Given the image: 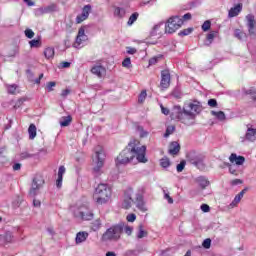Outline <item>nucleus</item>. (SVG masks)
I'll use <instances>...</instances> for the list:
<instances>
[{"mask_svg": "<svg viewBox=\"0 0 256 256\" xmlns=\"http://www.w3.org/2000/svg\"><path fill=\"white\" fill-rule=\"evenodd\" d=\"M203 111V106L201 102L197 100H192L189 102H185L183 108L177 105L172 109V119H178L184 125L191 127V125H195V119H197V115H199Z\"/></svg>", "mask_w": 256, "mask_h": 256, "instance_id": "1", "label": "nucleus"}, {"mask_svg": "<svg viewBox=\"0 0 256 256\" xmlns=\"http://www.w3.org/2000/svg\"><path fill=\"white\" fill-rule=\"evenodd\" d=\"M147 146L141 145L138 140H132L128 146L117 156L115 163L117 167L120 165H128L133 159H137L138 163H147Z\"/></svg>", "mask_w": 256, "mask_h": 256, "instance_id": "2", "label": "nucleus"}, {"mask_svg": "<svg viewBox=\"0 0 256 256\" xmlns=\"http://www.w3.org/2000/svg\"><path fill=\"white\" fill-rule=\"evenodd\" d=\"M111 197H113V190L109 184L100 183L95 189L93 199L97 205H107L111 203Z\"/></svg>", "mask_w": 256, "mask_h": 256, "instance_id": "3", "label": "nucleus"}, {"mask_svg": "<svg viewBox=\"0 0 256 256\" xmlns=\"http://www.w3.org/2000/svg\"><path fill=\"white\" fill-rule=\"evenodd\" d=\"M123 227H125V223L123 222L111 226L102 235V241H119L123 233Z\"/></svg>", "mask_w": 256, "mask_h": 256, "instance_id": "4", "label": "nucleus"}, {"mask_svg": "<svg viewBox=\"0 0 256 256\" xmlns=\"http://www.w3.org/2000/svg\"><path fill=\"white\" fill-rule=\"evenodd\" d=\"M188 163L197 167L200 171L205 169V156L197 153L195 151H191L186 155Z\"/></svg>", "mask_w": 256, "mask_h": 256, "instance_id": "5", "label": "nucleus"}, {"mask_svg": "<svg viewBox=\"0 0 256 256\" xmlns=\"http://www.w3.org/2000/svg\"><path fill=\"white\" fill-rule=\"evenodd\" d=\"M74 216L78 219H82L83 221H91L93 220V212L89 209V206L82 205L79 207L72 208Z\"/></svg>", "mask_w": 256, "mask_h": 256, "instance_id": "6", "label": "nucleus"}, {"mask_svg": "<svg viewBox=\"0 0 256 256\" xmlns=\"http://www.w3.org/2000/svg\"><path fill=\"white\" fill-rule=\"evenodd\" d=\"M95 157L97 159L96 165L93 168L94 175L99 176L102 173L103 165H105V151L99 147L95 150Z\"/></svg>", "mask_w": 256, "mask_h": 256, "instance_id": "7", "label": "nucleus"}, {"mask_svg": "<svg viewBox=\"0 0 256 256\" xmlns=\"http://www.w3.org/2000/svg\"><path fill=\"white\" fill-rule=\"evenodd\" d=\"M181 25H183V19H181L179 16L171 17L164 26L165 33H175V31H177Z\"/></svg>", "mask_w": 256, "mask_h": 256, "instance_id": "8", "label": "nucleus"}, {"mask_svg": "<svg viewBox=\"0 0 256 256\" xmlns=\"http://www.w3.org/2000/svg\"><path fill=\"white\" fill-rule=\"evenodd\" d=\"M44 183H45V180H43L42 176H35L32 181V186L30 188L29 195L31 197H35V195H37L41 187H43Z\"/></svg>", "mask_w": 256, "mask_h": 256, "instance_id": "9", "label": "nucleus"}, {"mask_svg": "<svg viewBox=\"0 0 256 256\" xmlns=\"http://www.w3.org/2000/svg\"><path fill=\"white\" fill-rule=\"evenodd\" d=\"M134 203H135V200H133V189L129 188L124 193L122 208L123 209H131V207H133Z\"/></svg>", "mask_w": 256, "mask_h": 256, "instance_id": "10", "label": "nucleus"}, {"mask_svg": "<svg viewBox=\"0 0 256 256\" xmlns=\"http://www.w3.org/2000/svg\"><path fill=\"white\" fill-rule=\"evenodd\" d=\"M144 193H145V188H140L136 193V200L134 202L136 203L137 209L143 212L147 211V206L145 205V200L143 199Z\"/></svg>", "mask_w": 256, "mask_h": 256, "instance_id": "11", "label": "nucleus"}, {"mask_svg": "<svg viewBox=\"0 0 256 256\" xmlns=\"http://www.w3.org/2000/svg\"><path fill=\"white\" fill-rule=\"evenodd\" d=\"M87 39H88V37H87V35H85V28H80L78 31L76 40L73 44V47L75 49H81V47H83V43H85V41H87Z\"/></svg>", "mask_w": 256, "mask_h": 256, "instance_id": "12", "label": "nucleus"}, {"mask_svg": "<svg viewBox=\"0 0 256 256\" xmlns=\"http://www.w3.org/2000/svg\"><path fill=\"white\" fill-rule=\"evenodd\" d=\"M91 14V5H85L83 8H82V12L81 14H79L77 17H76V23L77 24H80V23H83V21H87V19H89V15Z\"/></svg>", "mask_w": 256, "mask_h": 256, "instance_id": "13", "label": "nucleus"}, {"mask_svg": "<svg viewBox=\"0 0 256 256\" xmlns=\"http://www.w3.org/2000/svg\"><path fill=\"white\" fill-rule=\"evenodd\" d=\"M169 85H171V74L169 73V70H163L161 72L160 87L162 89H168Z\"/></svg>", "mask_w": 256, "mask_h": 256, "instance_id": "14", "label": "nucleus"}, {"mask_svg": "<svg viewBox=\"0 0 256 256\" xmlns=\"http://www.w3.org/2000/svg\"><path fill=\"white\" fill-rule=\"evenodd\" d=\"M90 71L92 75H96V77H99V79H101V77L105 76V73H107V69H105V67L101 64H95Z\"/></svg>", "mask_w": 256, "mask_h": 256, "instance_id": "15", "label": "nucleus"}, {"mask_svg": "<svg viewBox=\"0 0 256 256\" xmlns=\"http://www.w3.org/2000/svg\"><path fill=\"white\" fill-rule=\"evenodd\" d=\"M255 23V16L253 14H248L246 16V25L250 35H255Z\"/></svg>", "mask_w": 256, "mask_h": 256, "instance_id": "16", "label": "nucleus"}, {"mask_svg": "<svg viewBox=\"0 0 256 256\" xmlns=\"http://www.w3.org/2000/svg\"><path fill=\"white\" fill-rule=\"evenodd\" d=\"M54 11H57V5L50 4L46 7L38 8L36 10V15H45L47 13H54Z\"/></svg>", "mask_w": 256, "mask_h": 256, "instance_id": "17", "label": "nucleus"}, {"mask_svg": "<svg viewBox=\"0 0 256 256\" xmlns=\"http://www.w3.org/2000/svg\"><path fill=\"white\" fill-rule=\"evenodd\" d=\"M241 11H243V4L239 3L236 4L234 7H232L229 12H228V17L231 19L233 17H237V15H239V13H241Z\"/></svg>", "mask_w": 256, "mask_h": 256, "instance_id": "18", "label": "nucleus"}, {"mask_svg": "<svg viewBox=\"0 0 256 256\" xmlns=\"http://www.w3.org/2000/svg\"><path fill=\"white\" fill-rule=\"evenodd\" d=\"M245 193H247V189H243L239 194H237L234 198V200L232 201V203L230 204V209H233L234 207H237V205H239V203H241V200L243 199Z\"/></svg>", "mask_w": 256, "mask_h": 256, "instance_id": "19", "label": "nucleus"}, {"mask_svg": "<svg viewBox=\"0 0 256 256\" xmlns=\"http://www.w3.org/2000/svg\"><path fill=\"white\" fill-rule=\"evenodd\" d=\"M245 137L247 141H256V128H253L251 125H248Z\"/></svg>", "mask_w": 256, "mask_h": 256, "instance_id": "20", "label": "nucleus"}, {"mask_svg": "<svg viewBox=\"0 0 256 256\" xmlns=\"http://www.w3.org/2000/svg\"><path fill=\"white\" fill-rule=\"evenodd\" d=\"M230 163H235V165H243L245 163V157L237 156V154L232 153L229 157Z\"/></svg>", "mask_w": 256, "mask_h": 256, "instance_id": "21", "label": "nucleus"}, {"mask_svg": "<svg viewBox=\"0 0 256 256\" xmlns=\"http://www.w3.org/2000/svg\"><path fill=\"white\" fill-rule=\"evenodd\" d=\"M89 237V233L83 231V232H78L76 234V238H75V241H76V245H80V243H85L87 241Z\"/></svg>", "mask_w": 256, "mask_h": 256, "instance_id": "22", "label": "nucleus"}, {"mask_svg": "<svg viewBox=\"0 0 256 256\" xmlns=\"http://www.w3.org/2000/svg\"><path fill=\"white\" fill-rule=\"evenodd\" d=\"M179 151H181V146L177 142H172L169 146L168 153L169 155H178Z\"/></svg>", "mask_w": 256, "mask_h": 256, "instance_id": "23", "label": "nucleus"}, {"mask_svg": "<svg viewBox=\"0 0 256 256\" xmlns=\"http://www.w3.org/2000/svg\"><path fill=\"white\" fill-rule=\"evenodd\" d=\"M196 183L201 187V189H205L209 187V180L205 176H199L196 178Z\"/></svg>", "mask_w": 256, "mask_h": 256, "instance_id": "24", "label": "nucleus"}, {"mask_svg": "<svg viewBox=\"0 0 256 256\" xmlns=\"http://www.w3.org/2000/svg\"><path fill=\"white\" fill-rule=\"evenodd\" d=\"M127 14V10L123 7H116L114 9V17H118V19H123Z\"/></svg>", "mask_w": 256, "mask_h": 256, "instance_id": "25", "label": "nucleus"}, {"mask_svg": "<svg viewBox=\"0 0 256 256\" xmlns=\"http://www.w3.org/2000/svg\"><path fill=\"white\" fill-rule=\"evenodd\" d=\"M165 27V24L163 22H160L159 24H156L153 27L152 35H163V28Z\"/></svg>", "mask_w": 256, "mask_h": 256, "instance_id": "26", "label": "nucleus"}, {"mask_svg": "<svg viewBox=\"0 0 256 256\" xmlns=\"http://www.w3.org/2000/svg\"><path fill=\"white\" fill-rule=\"evenodd\" d=\"M11 241H13V234L11 232L0 235V243H11Z\"/></svg>", "mask_w": 256, "mask_h": 256, "instance_id": "27", "label": "nucleus"}, {"mask_svg": "<svg viewBox=\"0 0 256 256\" xmlns=\"http://www.w3.org/2000/svg\"><path fill=\"white\" fill-rule=\"evenodd\" d=\"M71 121H73L71 116H64L60 118L59 123L61 127H69L71 125Z\"/></svg>", "mask_w": 256, "mask_h": 256, "instance_id": "28", "label": "nucleus"}, {"mask_svg": "<svg viewBox=\"0 0 256 256\" xmlns=\"http://www.w3.org/2000/svg\"><path fill=\"white\" fill-rule=\"evenodd\" d=\"M29 139L33 140L37 137V126L35 124H30L28 128Z\"/></svg>", "mask_w": 256, "mask_h": 256, "instance_id": "29", "label": "nucleus"}, {"mask_svg": "<svg viewBox=\"0 0 256 256\" xmlns=\"http://www.w3.org/2000/svg\"><path fill=\"white\" fill-rule=\"evenodd\" d=\"M44 57H46V59H53V57H55V48L53 47L45 48Z\"/></svg>", "mask_w": 256, "mask_h": 256, "instance_id": "30", "label": "nucleus"}, {"mask_svg": "<svg viewBox=\"0 0 256 256\" xmlns=\"http://www.w3.org/2000/svg\"><path fill=\"white\" fill-rule=\"evenodd\" d=\"M211 115H213L215 118H217L219 121H225L226 116L225 112L223 111H211Z\"/></svg>", "mask_w": 256, "mask_h": 256, "instance_id": "31", "label": "nucleus"}, {"mask_svg": "<svg viewBox=\"0 0 256 256\" xmlns=\"http://www.w3.org/2000/svg\"><path fill=\"white\" fill-rule=\"evenodd\" d=\"M217 35H219V32L217 31H211L208 35H207V42L206 45H211L213 43V39H215V37H217Z\"/></svg>", "mask_w": 256, "mask_h": 256, "instance_id": "32", "label": "nucleus"}, {"mask_svg": "<svg viewBox=\"0 0 256 256\" xmlns=\"http://www.w3.org/2000/svg\"><path fill=\"white\" fill-rule=\"evenodd\" d=\"M143 237H147V231H145V229H143V224H140L138 227L137 238L143 239Z\"/></svg>", "mask_w": 256, "mask_h": 256, "instance_id": "33", "label": "nucleus"}, {"mask_svg": "<svg viewBox=\"0 0 256 256\" xmlns=\"http://www.w3.org/2000/svg\"><path fill=\"white\" fill-rule=\"evenodd\" d=\"M5 87L10 95H15V93L17 92V84H6Z\"/></svg>", "mask_w": 256, "mask_h": 256, "instance_id": "34", "label": "nucleus"}, {"mask_svg": "<svg viewBox=\"0 0 256 256\" xmlns=\"http://www.w3.org/2000/svg\"><path fill=\"white\" fill-rule=\"evenodd\" d=\"M137 19H139V14L137 12H134L128 19L127 25L129 27H131V25H133V23H135V21H137Z\"/></svg>", "mask_w": 256, "mask_h": 256, "instance_id": "35", "label": "nucleus"}, {"mask_svg": "<svg viewBox=\"0 0 256 256\" xmlns=\"http://www.w3.org/2000/svg\"><path fill=\"white\" fill-rule=\"evenodd\" d=\"M31 49H37L41 46V39H33L29 41Z\"/></svg>", "mask_w": 256, "mask_h": 256, "instance_id": "36", "label": "nucleus"}, {"mask_svg": "<svg viewBox=\"0 0 256 256\" xmlns=\"http://www.w3.org/2000/svg\"><path fill=\"white\" fill-rule=\"evenodd\" d=\"M160 165L163 167V169H167L168 167H171V160L169 158L165 157L160 160Z\"/></svg>", "mask_w": 256, "mask_h": 256, "instance_id": "37", "label": "nucleus"}, {"mask_svg": "<svg viewBox=\"0 0 256 256\" xmlns=\"http://www.w3.org/2000/svg\"><path fill=\"white\" fill-rule=\"evenodd\" d=\"M122 67H125L126 69H131L133 65L131 64V58L127 57L122 61Z\"/></svg>", "mask_w": 256, "mask_h": 256, "instance_id": "38", "label": "nucleus"}, {"mask_svg": "<svg viewBox=\"0 0 256 256\" xmlns=\"http://www.w3.org/2000/svg\"><path fill=\"white\" fill-rule=\"evenodd\" d=\"M123 231L126 235L131 236L133 234V226H129L124 223Z\"/></svg>", "mask_w": 256, "mask_h": 256, "instance_id": "39", "label": "nucleus"}, {"mask_svg": "<svg viewBox=\"0 0 256 256\" xmlns=\"http://www.w3.org/2000/svg\"><path fill=\"white\" fill-rule=\"evenodd\" d=\"M191 33H193V28H187V29H184V30L180 31V32L178 33V35H179L180 37H185V36H187V35H191Z\"/></svg>", "mask_w": 256, "mask_h": 256, "instance_id": "40", "label": "nucleus"}, {"mask_svg": "<svg viewBox=\"0 0 256 256\" xmlns=\"http://www.w3.org/2000/svg\"><path fill=\"white\" fill-rule=\"evenodd\" d=\"M145 99H147V91L143 90L138 96V103H144Z\"/></svg>", "mask_w": 256, "mask_h": 256, "instance_id": "41", "label": "nucleus"}, {"mask_svg": "<svg viewBox=\"0 0 256 256\" xmlns=\"http://www.w3.org/2000/svg\"><path fill=\"white\" fill-rule=\"evenodd\" d=\"M234 36L239 39L240 41L243 39V37H245V33H243L241 30L236 29L234 31Z\"/></svg>", "mask_w": 256, "mask_h": 256, "instance_id": "42", "label": "nucleus"}, {"mask_svg": "<svg viewBox=\"0 0 256 256\" xmlns=\"http://www.w3.org/2000/svg\"><path fill=\"white\" fill-rule=\"evenodd\" d=\"M24 34L28 39H33V37H35V32L29 28L24 31Z\"/></svg>", "mask_w": 256, "mask_h": 256, "instance_id": "43", "label": "nucleus"}, {"mask_svg": "<svg viewBox=\"0 0 256 256\" xmlns=\"http://www.w3.org/2000/svg\"><path fill=\"white\" fill-rule=\"evenodd\" d=\"M137 219V215L131 213V214H128L127 217H126V221H128V223H134V221H136Z\"/></svg>", "mask_w": 256, "mask_h": 256, "instance_id": "44", "label": "nucleus"}, {"mask_svg": "<svg viewBox=\"0 0 256 256\" xmlns=\"http://www.w3.org/2000/svg\"><path fill=\"white\" fill-rule=\"evenodd\" d=\"M163 193H164V199H166L170 205H173V198H171V196L169 195V192H167L166 190H163Z\"/></svg>", "mask_w": 256, "mask_h": 256, "instance_id": "45", "label": "nucleus"}, {"mask_svg": "<svg viewBox=\"0 0 256 256\" xmlns=\"http://www.w3.org/2000/svg\"><path fill=\"white\" fill-rule=\"evenodd\" d=\"M185 165H186L185 160L181 161V162L176 166L177 172H178V173H181V172L183 171V169H185Z\"/></svg>", "mask_w": 256, "mask_h": 256, "instance_id": "46", "label": "nucleus"}, {"mask_svg": "<svg viewBox=\"0 0 256 256\" xmlns=\"http://www.w3.org/2000/svg\"><path fill=\"white\" fill-rule=\"evenodd\" d=\"M209 29H211V21L206 20L202 25V30L209 31Z\"/></svg>", "mask_w": 256, "mask_h": 256, "instance_id": "47", "label": "nucleus"}, {"mask_svg": "<svg viewBox=\"0 0 256 256\" xmlns=\"http://www.w3.org/2000/svg\"><path fill=\"white\" fill-rule=\"evenodd\" d=\"M173 131H175V126H168L164 137H169V135L173 134Z\"/></svg>", "mask_w": 256, "mask_h": 256, "instance_id": "48", "label": "nucleus"}, {"mask_svg": "<svg viewBox=\"0 0 256 256\" xmlns=\"http://www.w3.org/2000/svg\"><path fill=\"white\" fill-rule=\"evenodd\" d=\"M204 249H211V239L207 238L202 243Z\"/></svg>", "mask_w": 256, "mask_h": 256, "instance_id": "49", "label": "nucleus"}, {"mask_svg": "<svg viewBox=\"0 0 256 256\" xmlns=\"http://www.w3.org/2000/svg\"><path fill=\"white\" fill-rule=\"evenodd\" d=\"M200 209H201V211H203V213H209V211H211V208L207 204H202L200 206Z\"/></svg>", "mask_w": 256, "mask_h": 256, "instance_id": "50", "label": "nucleus"}, {"mask_svg": "<svg viewBox=\"0 0 256 256\" xmlns=\"http://www.w3.org/2000/svg\"><path fill=\"white\" fill-rule=\"evenodd\" d=\"M55 85H57L55 82H48L46 89L49 93H51V91H53V87H55Z\"/></svg>", "mask_w": 256, "mask_h": 256, "instance_id": "51", "label": "nucleus"}, {"mask_svg": "<svg viewBox=\"0 0 256 256\" xmlns=\"http://www.w3.org/2000/svg\"><path fill=\"white\" fill-rule=\"evenodd\" d=\"M65 166H60L58 169V177L63 178V175H65Z\"/></svg>", "mask_w": 256, "mask_h": 256, "instance_id": "52", "label": "nucleus"}, {"mask_svg": "<svg viewBox=\"0 0 256 256\" xmlns=\"http://www.w3.org/2000/svg\"><path fill=\"white\" fill-rule=\"evenodd\" d=\"M126 51H127L128 55H135V53H137V49H135L133 47H127Z\"/></svg>", "mask_w": 256, "mask_h": 256, "instance_id": "53", "label": "nucleus"}, {"mask_svg": "<svg viewBox=\"0 0 256 256\" xmlns=\"http://www.w3.org/2000/svg\"><path fill=\"white\" fill-rule=\"evenodd\" d=\"M21 159H29L33 157V154H29L28 152H22L20 155Z\"/></svg>", "mask_w": 256, "mask_h": 256, "instance_id": "54", "label": "nucleus"}, {"mask_svg": "<svg viewBox=\"0 0 256 256\" xmlns=\"http://www.w3.org/2000/svg\"><path fill=\"white\" fill-rule=\"evenodd\" d=\"M56 186L58 187V189H61V187L63 186V178H61V177L57 178Z\"/></svg>", "mask_w": 256, "mask_h": 256, "instance_id": "55", "label": "nucleus"}, {"mask_svg": "<svg viewBox=\"0 0 256 256\" xmlns=\"http://www.w3.org/2000/svg\"><path fill=\"white\" fill-rule=\"evenodd\" d=\"M208 105L209 107H217V100L215 99L208 100Z\"/></svg>", "mask_w": 256, "mask_h": 256, "instance_id": "56", "label": "nucleus"}, {"mask_svg": "<svg viewBox=\"0 0 256 256\" xmlns=\"http://www.w3.org/2000/svg\"><path fill=\"white\" fill-rule=\"evenodd\" d=\"M243 183V180L241 179H234L231 181V185H241Z\"/></svg>", "mask_w": 256, "mask_h": 256, "instance_id": "57", "label": "nucleus"}, {"mask_svg": "<svg viewBox=\"0 0 256 256\" xmlns=\"http://www.w3.org/2000/svg\"><path fill=\"white\" fill-rule=\"evenodd\" d=\"M161 107V112L163 115H169V110L163 106V104L160 105Z\"/></svg>", "mask_w": 256, "mask_h": 256, "instance_id": "58", "label": "nucleus"}, {"mask_svg": "<svg viewBox=\"0 0 256 256\" xmlns=\"http://www.w3.org/2000/svg\"><path fill=\"white\" fill-rule=\"evenodd\" d=\"M69 93H71V90H69V89L62 90L61 97H67V95H69Z\"/></svg>", "mask_w": 256, "mask_h": 256, "instance_id": "59", "label": "nucleus"}, {"mask_svg": "<svg viewBox=\"0 0 256 256\" xmlns=\"http://www.w3.org/2000/svg\"><path fill=\"white\" fill-rule=\"evenodd\" d=\"M228 166H229V172L231 173V175H237V170L229 164H228Z\"/></svg>", "mask_w": 256, "mask_h": 256, "instance_id": "60", "label": "nucleus"}, {"mask_svg": "<svg viewBox=\"0 0 256 256\" xmlns=\"http://www.w3.org/2000/svg\"><path fill=\"white\" fill-rule=\"evenodd\" d=\"M21 170V164L20 163H16L13 165V171H19Z\"/></svg>", "mask_w": 256, "mask_h": 256, "instance_id": "61", "label": "nucleus"}, {"mask_svg": "<svg viewBox=\"0 0 256 256\" xmlns=\"http://www.w3.org/2000/svg\"><path fill=\"white\" fill-rule=\"evenodd\" d=\"M182 19H184V21H189L191 19V13L184 14Z\"/></svg>", "mask_w": 256, "mask_h": 256, "instance_id": "62", "label": "nucleus"}, {"mask_svg": "<svg viewBox=\"0 0 256 256\" xmlns=\"http://www.w3.org/2000/svg\"><path fill=\"white\" fill-rule=\"evenodd\" d=\"M246 95H253L256 93L255 89L253 88H250L248 90L245 91Z\"/></svg>", "mask_w": 256, "mask_h": 256, "instance_id": "63", "label": "nucleus"}, {"mask_svg": "<svg viewBox=\"0 0 256 256\" xmlns=\"http://www.w3.org/2000/svg\"><path fill=\"white\" fill-rule=\"evenodd\" d=\"M24 3H26L28 7H33L35 5V2H33L32 0H24Z\"/></svg>", "mask_w": 256, "mask_h": 256, "instance_id": "64", "label": "nucleus"}]
</instances>
